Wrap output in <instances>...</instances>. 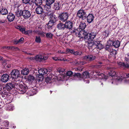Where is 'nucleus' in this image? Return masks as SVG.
<instances>
[{"label":"nucleus","mask_w":129,"mask_h":129,"mask_svg":"<svg viewBox=\"0 0 129 129\" xmlns=\"http://www.w3.org/2000/svg\"><path fill=\"white\" fill-rule=\"evenodd\" d=\"M107 70L110 71L108 72L109 76H111L110 77V80L109 82H111L112 84H117L116 79H117L118 75L116 73L113 71V69L110 67H108Z\"/></svg>","instance_id":"obj_1"},{"label":"nucleus","mask_w":129,"mask_h":129,"mask_svg":"<svg viewBox=\"0 0 129 129\" xmlns=\"http://www.w3.org/2000/svg\"><path fill=\"white\" fill-rule=\"evenodd\" d=\"M18 86L19 87L18 89V92L20 94L24 93L27 89L26 86L23 82L18 84Z\"/></svg>","instance_id":"obj_2"},{"label":"nucleus","mask_w":129,"mask_h":129,"mask_svg":"<svg viewBox=\"0 0 129 129\" xmlns=\"http://www.w3.org/2000/svg\"><path fill=\"white\" fill-rule=\"evenodd\" d=\"M77 15L79 18L83 20L85 19L87 17V14L85 10L81 9L78 11Z\"/></svg>","instance_id":"obj_3"},{"label":"nucleus","mask_w":129,"mask_h":129,"mask_svg":"<svg viewBox=\"0 0 129 129\" xmlns=\"http://www.w3.org/2000/svg\"><path fill=\"white\" fill-rule=\"evenodd\" d=\"M28 7H24V9L22 11V16L25 19H27L31 16L30 11L28 10Z\"/></svg>","instance_id":"obj_4"},{"label":"nucleus","mask_w":129,"mask_h":129,"mask_svg":"<svg viewBox=\"0 0 129 129\" xmlns=\"http://www.w3.org/2000/svg\"><path fill=\"white\" fill-rule=\"evenodd\" d=\"M76 77L81 78H89V74L87 72H84L82 75L79 73H75L74 77Z\"/></svg>","instance_id":"obj_5"},{"label":"nucleus","mask_w":129,"mask_h":129,"mask_svg":"<svg viewBox=\"0 0 129 129\" xmlns=\"http://www.w3.org/2000/svg\"><path fill=\"white\" fill-rule=\"evenodd\" d=\"M43 10L44 11H45V12L46 15L51 17L52 13L51 10V6L46 4L44 6Z\"/></svg>","instance_id":"obj_6"},{"label":"nucleus","mask_w":129,"mask_h":129,"mask_svg":"<svg viewBox=\"0 0 129 129\" xmlns=\"http://www.w3.org/2000/svg\"><path fill=\"white\" fill-rule=\"evenodd\" d=\"M96 35L95 33L91 32L90 33H87L85 37V39L88 41L92 40Z\"/></svg>","instance_id":"obj_7"},{"label":"nucleus","mask_w":129,"mask_h":129,"mask_svg":"<svg viewBox=\"0 0 129 129\" xmlns=\"http://www.w3.org/2000/svg\"><path fill=\"white\" fill-rule=\"evenodd\" d=\"M48 55L45 54H42L41 55H38L35 57L36 59L38 61H40L42 60H46L47 59Z\"/></svg>","instance_id":"obj_8"},{"label":"nucleus","mask_w":129,"mask_h":129,"mask_svg":"<svg viewBox=\"0 0 129 129\" xmlns=\"http://www.w3.org/2000/svg\"><path fill=\"white\" fill-rule=\"evenodd\" d=\"M67 13L63 12L60 14L59 16V19L62 22H64L67 20L68 17Z\"/></svg>","instance_id":"obj_9"},{"label":"nucleus","mask_w":129,"mask_h":129,"mask_svg":"<svg viewBox=\"0 0 129 129\" xmlns=\"http://www.w3.org/2000/svg\"><path fill=\"white\" fill-rule=\"evenodd\" d=\"M12 78L16 79L20 77V73L17 70H14L11 73Z\"/></svg>","instance_id":"obj_10"},{"label":"nucleus","mask_w":129,"mask_h":129,"mask_svg":"<svg viewBox=\"0 0 129 129\" xmlns=\"http://www.w3.org/2000/svg\"><path fill=\"white\" fill-rule=\"evenodd\" d=\"M120 76L119 77H117V79H116L117 83L119 81H121L122 79H123L124 78H129V74H126L125 73H121L120 74Z\"/></svg>","instance_id":"obj_11"},{"label":"nucleus","mask_w":129,"mask_h":129,"mask_svg":"<svg viewBox=\"0 0 129 129\" xmlns=\"http://www.w3.org/2000/svg\"><path fill=\"white\" fill-rule=\"evenodd\" d=\"M93 42L96 49H98L99 50L102 48V45L100 44V42L98 39L94 40Z\"/></svg>","instance_id":"obj_12"},{"label":"nucleus","mask_w":129,"mask_h":129,"mask_svg":"<svg viewBox=\"0 0 129 129\" xmlns=\"http://www.w3.org/2000/svg\"><path fill=\"white\" fill-rule=\"evenodd\" d=\"M49 16L51 17V20L52 21L50 20L49 21L47 24V26L49 27H51L53 23H54L56 20L57 17L55 16L52 15H52L51 16V17L50 16Z\"/></svg>","instance_id":"obj_13"},{"label":"nucleus","mask_w":129,"mask_h":129,"mask_svg":"<svg viewBox=\"0 0 129 129\" xmlns=\"http://www.w3.org/2000/svg\"><path fill=\"white\" fill-rule=\"evenodd\" d=\"M105 49L106 50L110 52L111 53L113 52V54H116V51L115 50H113L112 48V46L109 43H108V42L107 43V45L106 46Z\"/></svg>","instance_id":"obj_14"},{"label":"nucleus","mask_w":129,"mask_h":129,"mask_svg":"<svg viewBox=\"0 0 129 129\" xmlns=\"http://www.w3.org/2000/svg\"><path fill=\"white\" fill-rule=\"evenodd\" d=\"M9 76L7 74H3L1 78V81L3 82H6L9 80Z\"/></svg>","instance_id":"obj_15"},{"label":"nucleus","mask_w":129,"mask_h":129,"mask_svg":"<svg viewBox=\"0 0 129 129\" xmlns=\"http://www.w3.org/2000/svg\"><path fill=\"white\" fill-rule=\"evenodd\" d=\"M108 43H109L112 46V45L115 48L118 47L120 45V42L119 41L117 40L113 42L112 41H108Z\"/></svg>","instance_id":"obj_16"},{"label":"nucleus","mask_w":129,"mask_h":129,"mask_svg":"<svg viewBox=\"0 0 129 129\" xmlns=\"http://www.w3.org/2000/svg\"><path fill=\"white\" fill-rule=\"evenodd\" d=\"M96 58V56L94 55H90L86 56L84 57V59L85 60L89 61H92L94 60Z\"/></svg>","instance_id":"obj_17"},{"label":"nucleus","mask_w":129,"mask_h":129,"mask_svg":"<svg viewBox=\"0 0 129 129\" xmlns=\"http://www.w3.org/2000/svg\"><path fill=\"white\" fill-rule=\"evenodd\" d=\"M87 22L89 23H91L93 21L94 17L93 15L89 14L87 16Z\"/></svg>","instance_id":"obj_18"},{"label":"nucleus","mask_w":129,"mask_h":129,"mask_svg":"<svg viewBox=\"0 0 129 129\" xmlns=\"http://www.w3.org/2000/svg\"><path fill=\"white\" fill-rule=\"evenodd\" d=\"M35 11L36 13L38 14H41L44 12L42 7L40 6H38L36 8Z\"/></svg>","instance_id":"obj_19"},{"label":"nucleus","mask_w":129,"mask_h":129,"mask_svg":"<svg viewBox=\"0 0 129 129\" xmlns=\"http://www.w3.org/2000/svg\"><path fill=\"white\" fill-rule=\"evenodd\" d=\"M15 18V15L12 13H9L7 17V18L8 20V21L10 22L13 21Z\"/></svg>","instance_id":"obj_20"},{"label":"nucleus","mask_w":129,"mask_h":129,"mask_svg":"<svg viewBox=\"0 0 129 129\" xmlns=\"http://www.w3.org/2000/svg\"><path fill=\"white\" fill-rule=\"evenodd\" d=\"M47 69L44 68H42L38 70V72L40 75H43L47 73Z\"/></svg>","instance_id":"obj_21"},{"label":"nucleus","mask_w":129,"mask_h":129,"mask_svg":"<svg viewBox=\"0 0 129 129\" xmlns=\"http://www.w3.org/2000/svg\"><path fill=\"white\" fill-rule=\"evenodd\" d=\"M64 25L65 28L70 29L72 27V23L69 21H67L65 23Z\"/></svg>","instance_id":"obj_22"},{"label":"nucleus","mask_w":129,"mask_h":129,"mask_svg":"<svg viewBox=\"0 0 129 129\" xmlns=\"http://www.w3.org/2000/svg\"><path fill=\"white\" fill-rule=\"evenodd\" d=\"M118 65L120 67L123 68H129V63L127 64H125L121 62H118Z\"/></svg>","instance_id":"obj_23"},{"label":"nucleus","mask_w":129,"mask_h":129,"mask_svg":"<svg viewBox=\"0 0 129 129\" xmlns=\"http://www.w3.org/2000/svg\"><path fill=\"white\" fill-rule=\"evenodd\" d=\"M87 33L84 30H82L79 31V35L78 36V37H79L81 38H84L86 35Z\"/></svg>","instance_id":"obj_24"},{"label":"nucleus","mask_w":129,"mask_h":129,"mask_svg":"<svg viewBox=\"0 0 129 129\" xmlns=\"http://www.w3.org/2000/svg\"><path fill=\"white\" fill-rule=\"evenodd\" d=\"M88 47L89 49H93L94 50H97L96 48H95V45H94L93 42L88 43Z\"/></svg>","instance_id":"obj_25"},{"label":"nucleus","mask_w":129,"mask_h":129,"mask_svg":"<svg viewBox=\"0 0 129 129\" xmlns=\"http://www.w3.org/2000/svg\"><path fill=\"white\" fill-rule=\"evenodd\" d=\"M0 13L2 15H6L8 13V10L5 8H1L0 10Z\"/></svg>","instance_id":"obj_26"},{"label":"nucleus","mask_w":129,"mask_h":129,"mask_svg":"<svg viewBox=\"0 0 129 129\" xmlns=\"http://www.w3.org/2000/svg\"><path fill=\"white\" fill-rule=\"evenodd\" d=\"M61 7V5L60 3L57 2L54 4L53 8L55 10H58L60 9Z\"/></svg>","instance_id":"obj_27"},{"label":"nucleus","mask_w":129,"mask_h":129,"mask_svg":"<svg viewBox=\"0 0 129 129\" xmlns=\"http://www.w3.org/2000/svg\"><path fill=\"white\" fill-rule=\"evenodd\" d=\"M13 85L11 83H8L6 85V88L8 91L10 90L13 88Z\"/></svg>","instance_id":"obj_28"},{"label":"nucleus","mask_w":129,"mask_h":129,"mask_svg":"<svg viewBox=\"0 0 129 129\" xmlns=\"http://www.w3.org/2000/svg\"><path fill=\"white\" fill-rule=\"evenodd\" d=\"M86 26V24L85 23L81 22L79 25V28L80 29L83 30L85 29Z\"/></svg>","instance_id":"obj_29"},{"label":"nucleus","mask_w":129,"mask_h":129,"mask_svg":"<svg viewBox=\"0 0 129 129\" xmlns=\"http://www.w3.org/2000/svg\"><path fill=\"white\" fill-rule=\"evenodd\" d=\"M57 27L59 29H64L65 28L64 24L62 23H59L57 26Z\"/></svg>","instance_id":"obj_30"},{"label":"nucleus","mask_w":129,"mask_h":129,"mask_svg":"<svg viewBox=\"0 0 129 129\" xmlns=\"http://www.w3.org/2000/svg\"><path fill=\"white\" fill-rule=\"evenodd\" d=\"M19 9V8L17 11L16 12V15L18 17L21 16V15H22V11Z\"/></svg>","instance_id":"obj_31"},{"label":"nucleus","mask_w":129,"mask_h":129,"mask_svg":"<svg viewBox=\"0 0 129 129\" xmlns=\"http://www.w3.org/2000/svg\"><path fill=\"white\" fill-rule=\"evenodd\" d=\"M14 108V106L11 104L9 105H7L6 107V109L8 110H13Z\"/></svg>","instance_id":"obj_32"},{"label":"nucleus","mask_w":129,"mask_h":129,"mask_svg":"<svg viewBox=\"0 0 129 129\" xmlns=\"http://www.w3.org/2000/svg\"><path fill=\"white\" fill-rule=\"evenodd\" d=\"M29 72V70L28 69L26 68L24 69L21 71L22 74L24 75H27Z\"/></svg>","instance_id":"obj_33"},{"label":"nucleus","mask_w":129,"mask_h":129,"mask_svg":"<svg viewBox=\"0 0 129 129\" xmlns=\"http://www.w3.org/2000/svg\"><path fill=\"white\" fill-rule=\"evenodd\" d=\"M35 5L37 6H40L42 4V0H34Z\"/></svg>","instance_id":"obj_34"},{"label":"nucleus","mask_w":129,"mask_h":129,"mask_svg":"<svg viewBox=\"0 0 129 129\" xmlns=\"http://www.w3.org/2000/svg\"><path fill=\"white\" fill-rule=\"evenodd\" d=\"M74 63L76 65H84L85 63V62L84 61H74Z\"/></svg>","instance_id":"obj_35"},{"label":"nucleus","mask_w":129,"mask_h":129,"mask_svg":"<svg viewBox=\"0 0 129 129\" xmlns=\"http://www.w3.org/2000/svg\"><path fill=\"white\" fill-rule=\"evenodd\" d=\"M54 1L55 0H46V4L51 6Z\"/></svg>","instance_id":"obj_36"},{"label":"nucleus","mask_w":129,"mask_h":129,"mask_svg":"<svg viewBox=\"0 0 129 129\" xmlns=\"http://www.w3.org/2000/svg\"><path fill=\"white\" fill-rule=\"evenodd\" d=\"M73 75V73L71 71H69L67 72L66 74V77L68 78L72 77Z\"/></svg>","instance_id":"obj_37"},{"label":"nucleus","mask_w":129,"mask_h":129,"mask_svg":"<svg viewBox=\"0 0 129 129\" xmlns=\"http://www.w3.org/2000/svg\"><path fill=\"white\" fill-rule=\"evenodd\" d=\"M17 28L19 29L20 31H21L22 33L25 34V32L26 31L25 30V29L24 28H22L21 26H18Z\"/></svg>","instance_id":"obj_38"},{"label":"nucleus","mask_w":129,"mask_h":129,"mask_svg":"<svg viewBox=\"0 0 129 129\" xmlns=\"http://www.w3.org/2000/svg\"><path fill=\"white\" fill-rule=\"evenodd\" d=\"M23 40L24 38H21L18 40L15 41L14 43L15 44H17L20 43H21Z\"/></svg>","instance_id":"obj_39"},{"label":"nucleus","mask_w":129,"mask_h":129,"mask_svg":"<svg viewBox=\"0 0 129 129\" xmlns=\"http://www.w3.org/2000/svg\"><path fill=\"white\" fill-rule=\"evenodd\" d=\"M4 48L6 49H18V48L17 47H10V46H7V47H4Z\"/></svg>","instance_id":"obj_40"},{"label":"nucleus","mask_w":129,"mask_h":129,"mask_svg":"<svg viewBox=\"0 0 129 129\" xmlns=\"http://www.w3.org/2000/svg\"><path fill=\"white\" fill-rule=\"evenodd\" d=\"M53 36V34L50 33H48L46 34V37L47 38H52Z\"/></svg>","instance_id":"obj_41"},{"label":"nucleus","mask_w":129,"mask_h":129,"mask_svg":"<svg viewBox=\"0 0 129 129\" xmlns=\"http://www.w3.org/2000/svg\"><path fill=\"white\" fill-rule=\"evenodd\" d=\"M74 51L73 50H71L69 49H66V53H71L74 54Z\"/></svg>","instance_id":"obj_42"},{"label":"nucleus","mask_w":129,"mask_h":129,"mask_svg":"<svg viewBox=\"0 0 129 129\" xmlns=\"http://www.w3.org/2000/svg\"><path fill=\"white\" fill-rule=\"evenodd\" d=\"M79 31L77 29H75L73 30V33L75 34L76 36L78 37L79 35Z\"/></svg>","instance_id":"obj_43"},{"label":"nucleus","mask_w":129,"mask_h":129,"mask_svg":"<svg viewBox=\"0 0 129 129\" xmlns=\"http://www.w3.org/2000/svg\"><path fill=\"white\" fill-rule=\"evenodd\" d=\"M82 54L81 52L80 51H74V54L76 55H80Z\"/></svg>","instance_id":"obj_44"},{"label":"nucleus","mask_w":129,"mask_h":129,"mask_svg":"<svg viewBox=\"0 0 129 129\" xmlns=\"http://www.w3.org/2000/svg\"><path fill=\"white\" fill-rule=\"evenodd\" d=\"M36 42L38 43H40L41 42V39L40 37L36 36L35 40Z\"/></svg>","instance_id":"obj_45"},{"label":"nucleus","mask_w":129,"mask_h":129,"mask_svg":"<svg viewBox=\"0 0 129 129\" xmlns=\"http://www.w3.org/2000/svg\"><path fill=\"white\" fill-rule=\"evenodd\" d=\"M31 89V90L30 91V93H31V95H33L34 94H36L37 93V92L36 90L34 89Z\"/></svg>","instance_id":"obj_46"},{"label":"nucleus","mask_w":129,"mask_h":129,"mask_svg":"<svg viewBox=\"0 0 129 129\" xmlns=\"http://www.w3.org/2000/svg\"><path fill=\"white\" fill-rule=\"evenodd\" d=\"M45 81L47 84L50 83L51 82V79L50 78L47 77Z\"/></svg>","instance_id":"obj_47"},{"label":"nucleus","mask_w":129,"mask_h":129,"mask_svg":"<svg viewBox=\"0 0 129 129\" xmlns=\"http://www.w3.org/2000/svg\"><path fill=\"white\" fill-rule=\"evenodd\" d=\"M3 123L5 126H8L9 124V122L7 120H5L3 122Z\"/></svg>","instance_id":"obj_48"},{"label":"nucleus","mask_w":129,"mask_h":129,"mask_svg":"<svg viewBox=\"0 0 129 129\" xmlns=\"http://www.w3.org/2000/svg\"><path fill=\"white\" fill-rule=\"evenodd\" d=\"M28 78V80L30 81H33L34 79V77L31 75L29 76Z\"/></svg>","instance_id":"obj_49"},{"label":"nucleus","mask_w":129,"mask_h":129,"mask_svg":"<svg viewBox=\"0 0 129 129\" xmlns=\"http://www.w3.org/2000/svg\"><path fill=\"white\" fill-rule=\"evenodd\" d=\"M125 60L127 62L129 61V53L126 55L125 57Z\"/></svg>","instance_id":"obj_50"},{"label":"nucleus","mask_w":129,"mask_h":129,"mask_svg":"<svg viewBox=\"0 0 129 129\" xmlns=\"http://www.w3.org/2000/svg\"><path fill=\"white\" fill-rule=\"evenodd\" d=\"M33 33V31L32 30H29L27 31H26L25 32V34L31 35Z\"/></svg>","instance_id":"obj_51"},{"label":"nucleus","mask_w":129,"mask_h":129,"mask_svg":"<svg viewBox=\"0 0 129 129\" xmlns=\"http://www.w3.org/2000/svg\"><path fill=\"white\" fill-rule=\"evenodd\" d=\"M52 58L55 61H57L58 60H63L64 61L63 59H58L57 57H52Z\"/></svg>","instance_id":"obj_52"},{"label":"nucleus","mask_w":129,"mask_h":129,"mask_svg":"<svg viewBox=\"0 0 129 129\" xmlns=\"http://www.w3.org/2000/svg\"><path fill=\"white\" fill-rule=\"evenodd\" d=\"M45 33L43 32L39 31V32L38 33V35L41 36L42 37H44L45 36Z\"/></svg>","instance_id":"obj_53"},{"label":"nucleus","mask_w":129,"mask_h":129,"mask_svg":"<svg viewBox=\"0 0 129 129\" xmlns=\"http://www.w3.org/2000/svg\"><path fill=\"white\" fill-rule=\"evenodd\" d=\"M23 3L25 4L29 3L30 0H22Z\"/></svg>","instance_id":"obj_54"},{"label":"nucleus","mask_w":129,"mask_h":129,"mask_svg":"<svg viewBox=\"0 0 129 129\" xmlns=\"http://www.w3.org/2000/svg\"><path fill=\"white\" fill-rule=\"evenodd\" d=\"M95 72H96V73L98 74V75L99 76H104L105 75H104L103 73H101L100 72H98V71Z\"/></svg>","instance_id":"obj_55"},{"label":"nucleus","mask_w":129,"mask_h":129,"mask_svg":"<svg viewBox=\"0 0 129 129\" xmlns=\"http://www.w3.org/2000/svg\"><path fill=\"white\" fill-rule=\"evenodd\" d=\"M108 77V75L107 76H104V78L103 79H102V81H105L106 80L107 78Z\"/></svg>","instance_id":"obj_56"},{"label":"nucleus","mask_w":129,"mask_h":129,"mask_svg":"<svg viewBox=\"0 0 129 129\" xmlns=\"http://www.w3.org/2000/svg\"><path fill=\"white\" fill-rule=\"evenodd\" d=\"M59 71V72L60 73H62L64 71V70L63 69H61L60 70H59L58 71Z\"/></svg>","instance_id":"obj_57"},{"label":"nucleus","mask_w":129,"mask_h":129,"mask_svg":"<svg viewBox=\"0 0 129 129\" xmlns=\"http://www.w3.org/2000/svg\"><path fill=\"white\" fill-rule=\"evenodd\" d=\"M101 67V66L100 65L97 64L94 66V67L97 68H99Z\"/></svg>","instance_id":"obj_58"},{"label":"nucleus","mask_w":129,"mask_h":129,"mask_svg":"<svg viewBox=\"0 0 129 129\" xmlns=\"http://www.w3.org/2000/svg\"><path fill=\"white\" fill-rule=\"evenodd\" d=\"M5 22V20H0V23H4Z\"/></svg>","instance_id":"obj_59"},{"label":"nucleus","mask_w":129,"mask_h":129,"mask_svg":"<svg viewBox=\"0 0 129 129\" xmlns=\"http://www.w3.org/2000/svg\"><path fill=\"white\" fill-rule=\"evenodd\" d=\"M39 82H40V85L41 86V87H42L44 85H45V84H44V83H43V84H41V82H42V81H39Z\"/></svg>","instance_id":"obj_60"},{"label":"nucleus","mask_w":129,"mask_h":129,"mask_svg":"<svg viewBox=\"0 0 129 129\" xmlns=\"http://www.w3.org/2000/svg\"><path fill=\"white\" fill-rule=\"evenodd\" d=\"M76 70H78L79 71H82V69H80L79 68H77L75 69Z\"/></svg>","instance_id":"obj_61"},{"label":"nucleus","mask_w":129,"mask_h":129,"mask_svg":"<svg viewBox=\"0 0 129 129\" xmlns=\"http://www.w3.org/2000/svg\"><path fill=\"white\" fill-rule=\"evenodd\" d=\"M58 53H66V52H64L63 51H61V50H59L58 51Z\"/></svg>","instance_id":"obj_62"},{"label":"nucleus","mask_w":129,"mask_h":129,"mask_svg":"<svg viewBox=\"0 0 129 129\" xmlns=\"http://www.w3.org/2000/svg\"><path fill=\"white\" fill-rule=\"evenodd\" d=\"M39 31H35L34 30L33 31V32L34 33H36L38 34V33H39Z\"/></svg>","instance_id":"obj_63"},{"label":"nucleus","mask_w":129,"mask_h":129,"mask_svg":"<svg viewBox=\"0 0 129 129\" xmlns=\"http://www.w3.org/2000/svg\"><path fill=\"white\" fill-rule=\"evenodd\" d=\"M84 81H86V83H88L89 82V81L88 80H84Z\"/></svg>","instance_id":"obj_64"}]
</instances>
